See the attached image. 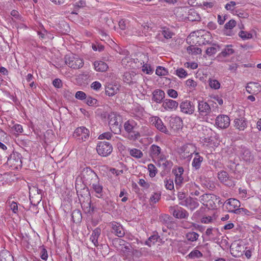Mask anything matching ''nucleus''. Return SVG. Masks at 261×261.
Wrapping results in <instances>:
<instances>
[{
	"label": "nucleus",
	"mask_w": 261,
	"mask_h": 261,
	"mask_svg": "<svg viewBox=\"0 0 261 261\" xmlns=\"http://www.w3.org/2000/svg\"><path fill=\"white\" fill-rule=\"evenodd\" d=\"M219 46L215 44H213V46L207 47L206 49L205 53L207 56H211L219 51Z\"/></svg>",
	"instance_id": "obj_36"
},
{
	"label": "nucleus",
	"mask_w": 261,
	"mask_h": 261,
	"mask_svg": "<svg viewBox=\"0 0 261 261\" xmlns=\"http://www.w3.org/2000/svg\"><path fill=\"white\" fill-rule=\"evenodd\" d=\"M159 219L163 223L166 224L169 220V216L168 215L164 214L161 215Z\"/></svg>",
	"instance_id": "obj_62"
},
{
	"label": "nucleus",
	"mask_w": 261,
	"mask_h": 261,
	"mask_svg": "<svg viewBox=\"0 0 261 261\" xmlns=\"http://www.w3.org/2000/svg\"><path fill=\"white\" fill-rule=\"evenodd\" d=\"M182 119L179 116H174L170 118L169 124L171 128L175 130L178 129L182 124Z\"/></svg>",
	"instance_id": "obj_21"
},
{
	"label": "nucleus",
	"mask_w": 261,
	"mask_h": 261,
	"mask_svg": "<svg viewBox=\"0 0 261 261\" xmlns=\"http://www.w3.org/2000/svg\"><path fill=\"white\" fill-rule=\"evenodd\" d=\"M167 93L169 96L173 98H176L178 96L177 92L172 89H168L167 91Z\"/></svg>",
	"instance_id": "obj_57"
},
{
	"label": "nucleus",
	"mask_w": 261,
	"mask_h": 261,
	"mask_svg": "<svg viewBox=\"0 0 261 261\" xmlns=\"http://www.w3.org/2000/svg\"><path fill=\"white\" fill-rule=\"evenodd\" d=\"M117 241L119 242L120 245H122L121 249L123 252H128L130 251V244L129 243H127L125 244H123V243H124V241L123 240H121V239H118Z\"/></svg>",
	"instance_id": "obj_45"
},
{
	"label": "nucleus",
	"mask_w": 261,
	"mask_h": 261,
	"mask_svg": "<svg viewBox=\"0 0 261 261\" xmlns=\"http://www.w3.org/2000/svg\"><path fill=\"white\" fill-rule=\"evenodd\" d=\"M258 84L254 82L249 83L246 87V91L250 94H254L257 91L255 90L254 88H257V85Z\"/></svg>",
	"instance_id": "obj_40"
},
{
	"label": "nucleus",
	"mask_w": 261,
	"mask_h": 261,
	"mask_svg": "<svg viewBox=\"0 0 261 261\" xmlns=\"http://www.w3.org/2000/svg\"><path fill=\"white\" fill-rule=\"evenodd\" d=\"M244 246L237 242L232 244L230 247V251L232 255L236 257H239L243 255L244 252Z\"/></svg>",
	"instance_id": "obj_14"
},
{
	"label": "nucleus",
	"mask_w": 261,
	"mask_h": 261,
	"mask_svg": "<svg viewBox=\"0 0 261 261\" xmlns=\"http://www.w3.org/2000/svg\"><path fill=\"white\" fill-rule=\"evenodd\" d=\"M165 93L161 89H156L152 93V100L156 103H161L165 98Z\"/></svg>",
	"instance_id": "obj_23"
},
{
	"label": "nucleus",
	"mask_w": 261,
	"mask_h": 261,
	"mask_svg": "<svg viewBox=\"0 0 261 261\" xmlns=\"http://www.w3.org/2000/svg\"><path fill=\"white\" fill-rule=\"evenodd\" d=\"M178 103L172 99H166L163 101L162 107L166 111H173L177 109Z\"/></svg>",
	"instance_id": "obj_17"
},
{
	"label": "nucleus",
	"mask_w": 261,
	"mask_h": 261,
	"mask_svg": "<svg viewBox=\"0 0 261 261\" xmlns=\"http://www.w3.org/2000/svg\"><path fill=\"white\" fill-rule=\"evenodd\" d=\"M136 125V123L133 120H128L124 124V128L128 133H132Z\"/></svg>",
	"instance_id": "obj_32"
},
{
	"label": "nucleus",
	"mask_w": 261,
	"mask_h": 261,
	"mask_svg": "<svg viewBox=\"0 0 261 261\" xmlns=\"http://www.w3.org/2000/svg\"><path fill=\"white\" fill-rule=\"evenodd\" d=\"M75 97L77 99L83 100L86 98V94L85 92L79 91L75 93Z\"/></svg>",
	"instance_id": "obj_59"
},
{
	"label": "nucleus",
	"mask_w": 261,
	"mask_h": 261,
	"mask_svg": "<svg viewBox=\"0 0 261 261\" xmlns=\"http://www.w3.org/2000/svg\"><path fill=\"white\" fill-rule=\"evenodd\" d=\"M129 154L136 159H140L143 156V152L138 149L133 148L129 150Z\"/></svg>",
	"instance_id": "obj_39"
},
{
	"label": "nucleus",
	"mask_w": 261,
	"mask_h": 261,
	"mask_svg": "<svg viewBox=\"0 0 261 261\" xmlns=\"http://www.w3.org/2000/svg\"><path fill=\"white\" fill-rule=\"evenodd\" d=\"M155 73L159 76H164L168 75V72L165 68L158 66L156 69Z\"/></svg>",
	"instance_id": "obj_46"
},
{
	"label": "nucleus",
	"mask_w": 261,
	"mask_h": 261,
	"mask_svg": "<svg viewBox=\"0 0 261 261\" xmlns=\"http://www.w3.org/2000/svg\"><path fill=\"white\" fill-rule=\"evenodd\" d=\"M7 164L13 169H18L21 167L22 162L20 154L18 153H13L8 158Z\"/></svg>",
	"instance_id": "obj_7"
},
{
	"label": "nucleus",
	"mask_w": 261,
	"mask_h": 261,
	"mask_svg": "<svg viewBox=\"0 0 261 261\" xmlns=\"http://www.w3.org/2000/svg\"><path fill=\"white\" fill-rule=\"evenodd\" d=\"M148 170L149 172V176L151 177H154L157 173L158 170L155 166L152 164L148 165Z\"/></svg>",
	"instance_id": "obj_44"
},
{
	"label": "nucleus",
	"mask_w": 261,
	"mask_h": 261,
	"mask_svg": "<svg viewBox=\"0 0 261 261\" xmlns=\"http://www.w3.org/2000/svg\"><path fill=\"white\" fill-rule=\"evenodd\" d=\"M73 136L79 140L85 141L89 137V131L86 127L81 126L75 130Z\"/></svg>",
	"instance_id": "obj_12"
},
{
	"label": "nucleus",
	"mask_w": 261,
	"mask_h": 261,
	"mask_svg": "<svg viewBox=\"0 0 261 261\" xmlns=\"http://www.w3.org/2000/svg\"><path fill=\"white\" fill-rule=\"evenodd\" d=\"M7 202L9 203L10 208L12 211V212L15 214H17L18 212L17 203L14 201L11 202L9 200H8Z\"/></svg>",
	"instance_id": "obj_51"
},
{
	"label": "nucleus",
	"mask_w": 261,
	"mask_h": 261,
	"mask_svg": "<svg viewBox=\"0 0 261 261\" xmlns=\"http://www.w3.org/2000/svg\"><path fill=\"white\" fill-rule=\"evenodd\" d=\"M113 136L112 134L110 132H106L101 135H100L98 137V139L100 140H103L106 139L107 140L110 139Z\"/></svg>",
	"instance_id": "obj_56"
},
{
	"label": "nucleus",
	"mask_w": 261,
	"mask_h": 261,
	"mask_svg": "<svg viewBox=\"0 0 261 261\" xmlns=\"http://www.w3.org/2000/svg\"><path fill=\"white\" fill-rule=\"evenodd\" d=\"M155 126L156 128L159 130L160 132L164 133L165 134H168V130L166 126L164 125V123L162 120L158 118L157 119H155V121L154 122Z\"/></svg>",
	"instance_id": "obj_27"
},
{
	"label": "nucleus",
	"mask_w": 261,
	"mask_h": 261,
	"mask_svg": "<svg viewBox=\"0 0 261 261\" xmlns=\"http://www.w3.org/2000/svg\"><path fill=\"white\" fill-rule=\"evenodd\" d=\"M209 85L211 88L214 89H218L220 87V83L216 80L210 79Z\"/></svg>",
	"instance_id": "obj_47"
},
{
	"label": "nucleus",
	"mask_w": 261,
	"mask_h": 261,
	"mask_svg": "<svg viewBox=\"0 0 261 261\" xmlns=\"http://www.w3.org/2000/svg\"><path fill=\"white\" fill-rule=\"evenodd\" d=\"M135 74L134 72L132 73L130 72H125L123 75V80L124 82L130 85L135 83Z\"/></svg>",
	"instance_id": "obj_29"
},
{
	"label": "nucleus",
	"mask_w": 261,
	"mask_h": 261,
	"mask_svg": "<svg viewBox=\"0 0 261 261\" xmlns=\"http://www.w3.org/2000/svg\"><path fill=\"white\" fill-rule=\"evenodd\" d=\"M224 205L229 212L240 214L241 210H239L240 202L235 198H230L224 202Z\"/></svg>",
	"instance_id": "obj_6"
},
{
	"label": "nucleus",
	"mask_w": 261,
	"mask_h": 261,
	"mask_svg": "<svg viewBox=\"0 0 261 261\" xmlns=\"http://www.w3.org/2000/svg\"><path fill=\"white\" fill-rule=\"evenodd\" d=\"M239 36L243 40H245L251 38L252 35L247 32L241 31L239 33Z\"/></svg>",
	"instance_id": "obj_54"
},
{
	"label": "nucleus",
	"mask_w": 261,
	"mask_h": 261,
	"mask_svg": "<svg viewBox=\"0 0 261 261\" xmlns=\"http://www.w3.org/2000/svg\"><path fill=\"white\" fill-rule=\"evenodd\" d=\"M30 200L32 204L37 205L42 200V194L30 195Z\"/></svg>",
	"instance_id": "obj_34"
},
{
	"label": "nucleus",
	"mask_w": 261,
	"mask_h": 261,
	"mask_svg": "<svg viewBox=\"0 0 261 261\" xmlns=\"http://www.w3.org/2000/svg\"><path fill=\"white\" fill-rule=\"evenodd\" d=\"M160 198L161 194L160 193H155L151 196L150 200L152 202L155 203L160 200Z\"/></svg>",
	"instance_id": "obj_58"
},
{
	"label": "nucleus",
	"mask_w": 261,
	"mask_h": 261,
	"mask_svg": "<svg viewBox=\"0 0 261 261\" xmlns=\"http://www.w3.org/2000/svg\"><path fill=\"white\" fill-rule=\"evenodd\" d=\"M143 65L142 66V71L148 74H151L153 73V69L149 64H145L143 61Z\"/></svg>",
	"instance_id": "obj_43"
},
{
	"label": "nucleus",
	"mask_w": 261,
	"mask_h": 261,
	"mask_svg": "<svg viewBox=\"0 0 261 261\" xmlns=\"http://www.w3.org/2000/svg\"><path fill=\"white\" fill-rule=\"evenodd\" d=\"M165 187L167 189L172 190L174 189L173 181L171 179H166L165 180Z\"/></svg>",
	"instance_id": "obj_55"
},
{
	"label": "nucleus",
	"mask_w": 261,
	"mask_h": 261,
	"mask_svg": "<svg viewBox=\"0 0 261 261\" xmlns=\"http://www.w3.org/2000/svg\"><path fill=\"white\" fill-rule=\"evenodd\" d=\"M228 174L226 172L222 171L218 173V178L222 182H225L228 179Z\"/></svg>",
	"instance_id": "obj_49"
},
{
	"label": "nucleus",
	"mask_w": 261,
	"mask_h": 261,
	"mask_svg": "<svg viewBox=\"0 0 261 261\" xmlns=\"http://www.w3.org/2000/svg\"><path fill=\"white\" fill-rule=\"evenodd\" d=\"M0 261H14L13 257L9 251L3 250L0 252Z\"/></svg>",
	"instance_id": "obj_30"
},
{
	"label": "nucleus",
	"mask_w": 261,
	"mask_h": 261,
	"mask_svg": "<svg viewBox=\"0 0 261 261\" xmlns=\"http://www.w3.org/2000/svg\"><path fill=\"white\" fill-rule=\"evenodd\" d=\"M187 51L189 54L197 55L200 54L202 52L201 48L199 47H195L193 45L189 46L187 47Z\"/></svg>",
	"instance_id": "obj_41"
},
{
	"label": "nucleus",
	"mask_w": 261,
	"mask_h": 261,
	"mask_svg": "<svg viewBox=\"0 0 261 261\" xmlns=\"http://www.w3.org/2000/svg\"><path fill=\"white\" fill-rule=\"evenodd\" d=\"M109 124L112 129H113L115 134L121 132L122 118L117 113L112 112L108 115Z\"/></svg>",
	"instance_id": "obj_1"
},
{
	"label": "nucleus",
	"mask_w": 261,
	"mask_h": 261,
	"mask_svg": "<svg viewBox=\"0 0 261 261\" xmlns=\"http://www.w3.org/2000/svg\"><path fill=\"white\" fill-rule=\"evenodd\" d=\"M203 160V158L199 155L198 152L195 153V156L192 163V167L196 170L199 169L200 168Z\"/></svg>",
	"instance_id": "obj_25"
},
{
	"label": "nucleus",
	"mask_w": 261,
	"mask_h": 261,
	"mask_svg": "<svg viewBox=\"0 0 261 261\" xmlns=\"http://www.w3.org/2000/svg\"><path fill=\"white\" fill-rule=\"evenodd\" d=\"M231 45L226 46L225 48L218 55V57H227L234 53V49L232 48Z\"/></svg>",
	"instance_id": "obj_26"
},
{
	"label": "nucleus",
	"mask_w": 261,
	"mask_h": 261,
	"mask_svg": "<svg viewBox=\"0 0 261 261\" xmlns=\"http://www.w3.org/2000/svg\"><path fill=\"white\" fill-rule=\"evenodd\" d=\"M112 229V232L118 237L124 236L125 232L122 226L117 222H112L110 223Z\"/></svg>",
	"instance_id": "obj_20"
},
{
	"label": "nucleus",
	"mask_w": 261,
	"mask_h": 261,
	"mask_svg": "<svg viewBox=\"0 0 261 261\" xmlns=\"http://www.w3.org/2000/svg\"><path fill=\"white\" fill-rule=\"evenodd\" d=\"M188 18L190 21H198L200 19V15L196 12V11L190 10L189 12Z\"/></svg>",
	"instance_id": "obj_37"
},
{
	"label": "nucleus",
	"mask_w": 261,
	"mask_h": 261,
	"mask_svg": "<svg viewBox=\"0 0 261 261\" xmlns=\"http://www.w3.org/2000/svg\"><path fill=\"white\" fill-rule=\"evenodd\" d=\"M101 233V229L99 228H96L93 230L92 234L90 237V240L93 243L95 246L98 245V239Z\"/></svg>",
	"instance_id": "obj_28"
},
{
	"label": "nucleus",
	"mask_w": 261,
	"mask_h": 261,
	"mask_svg": "<svg viewBox=\"0 0 261 261\" xmlns=\"http://www.w3.org/2000/svg\"><path fill=\"white\" fill-rule=\"evenodd\" d=\"M188 256L191 258H200L202 256V254L199 250H194L188 255Z\"/></svg>",
	"instance_id": "obj_48"
},
{
	"label": "nucleus",
	"mask_w": 261,
	"mask_h": 261,
	"mask_svg": "<svg viewBox=\"0 0 261 261\" xmlns=\"http://www.w3.org/2000/svg\"><path fill=\"white\" fill-rule=\"evenodd\" d=\"M173 35L174 33L169 29L165 28L160 32L158 36L163 35L165 39H169L171 38Z\"/></svg>",
	"instance_id": "obj_33"
},
{
	"label": "nucleus",
	"mask_w": 261,
	"mask_h": 261,
	"mask_svg": "<svg viewBox=\"0 0 261 261\" xmlns=\"http://www.w3.org/2000/svg\"><path fill=\"white\" fill-rule=\"evenodd\" d=\"M118 90L116 86L110 84L106 88V94L109 96H113L117 93Z\"/></svg>",
	"instance_id": "obj_35"
},
{
	"label": "nucleus",
	"mask_w": 261,
	"mask_h": 261,
	"mask_svg": "<svg viewBox=\"0 0 261 261\" xmlns=\"http://www.w3.org/2000/svg\"><path fill=\"white\" fill-rule=\"evenodd\" d=\"M184 168L182 167H179L176 169H173L172 170V173L175 176L174 180L176 188L180 187L184 182Z\"/></svg>",
	"instance_id": "obj_9"
},
{
	"label": "nucleus",
	"mask_w": 261,
	"mask_h": 261,
	"mask_svg": "<svg viewBox=\"0 0 261 261\" xmlns=\"http://www.w3.org/2000/svg\"><path fill=\"white\" fill-rule=\"evenodd\" d=\"M195 147L192 144H186L178 148V153L180 158L186 159L190 157L195 152Z\"/></svg>",
	"instance_id": "obj_5"
},
{
	"label": "nucleus",
	"mask_w": 261,
	"mask_h": 261,
	"mask_svg": "<svg viewBox=\"0 0 261 261\" xmlns=\"http://www.w3.org/2000/svg\"><path fill=\"white\" fill-rule=\"evenodd\" d=\"M198 110L199 114L203 116L208 115L211 112L210 105L203 100L198 101Z\"/></svg>",
	"instance_id": "obj_16"
},
{
	"label": "nucleus",
	"mask_w": 261,
	"mask_h": 261,
	"mask_svg": "<svg viewBox=\"0 0 261 261\" xmlns=\"http://www.w3.org/2000/svg\"><path fill=\"white\" fill-rule=\"evenodd\" d=\"M158 166L162 167L164 170L170 169L172 165V162L168 160L165 154L162 155L157 160Z\"/></svg>",
	"instance_id": "obj_19"
},
{
	"label": "nucleus",
	"mask_w": 261,
	"mask_h": 261,
	"mask_svg": "<svg viewBox=\"0 0 261 261\" xmlns=\"http://www.w3.org/2000/svg\"><path fill=\"white\" fill-rule=\"evenodd\" d=\"M99 182V180H98L96 182L92 183L90 186L95 192L96 196L100 198H102L103 196V187Z\"/></svg>",
	"instance_id": "obj_22"
},
{
	"label": "nucleus",
	"mask_w": 261,
	"mask_h": 261,
	"mask_svg": "<svg viewBox=\"0 0 261 261\" xmlns=\"http://www.w3.org/2000/svg\"><path fill=\"white\" fill-rule=\"evenodd\" d=\"M149 156L153 159H158L162 155L164 154L162 151L161 147L156 145L153 144L150 148L149 150Z\"/></svg>",
	"instance_id": "obj_18"
},
{
	"label": "nucleus",
	"mask_w": 261,
	"mask_h": 261,
	"mask_svg": "<svg viewBox=\"0 0 261 261\" xmlns=\"http://www.w3.org/2000/svg\"><path fill=\"white\" fill-rule=\"evenodd\" d=\"M42 191L39 189L38 187L36 186H32L29 189V194L30 195H36V194H42Z\"/></svg>",
	"instance_id": "obj_50"
},
{
	"label": "nucleus",
	"mask_w": 261,
	"mask_h": 261,
	"mask_svg": "<svg viewBox=\"0 0 261 261\" xmlns=\"http://www.w3.org/2000/svg\"><path fill=\"white\" fill-rule=\"evenodd\" d=\"M240 155L241 158L247 163H251L254 161V155L251 150L244 146H241Z\"/></svg>",
	"instance_id": "obj_10"
},
{
	"label": "nucleus",
	"mask_w": 261,
	"mask_h": 261,
	"mask_svg": "<svg viewBox=\"0 0 261 261\" xmlns=\"http://www.w3.org/2000/svg\"><path fill=\"white\" fill-rule=\"evenodd\" d=\"M216 124L221 128H226L230 124V119L226 115H219L216 118Z\"/></svg>",
	"instance_id": "obj_15"
},
{
	"label": "nucleus",
	"mask_w": 261,
	"mask_h": 261,
	"mask_svg": "<svg viewBox=\"0 0 261 261\" xmlns=\"http://www.w3.org/2000/svg\"><path fill=\"white\" fill-rule=\"evenodd\" d=\"M173 216L177 219H187L189 217V213L185 209L177 205L171 206L170 208Z\"/></svg>",
	"instance_id": "obj_8"
},
{
	"label": "nucleus",
	"mask_w": 261,
	"mask_h": 261,
	"mask_svg": "<svg viewBox=\"0 0 261 261\" xmlns=\"http://www.w3.org/2000/svg\"><path fill=\"white\" fill-rule=\"evenodd\" d=\"M94 66L95 69L99 72H105L108 68V65L105 62L101 61H95Z\"/></svg>",
	"instance_id": "obj_24"
},
{
	"label": "nucleus",
	"mask_w": 261,
	"mask_h": 261,
	"mask_svg": "<svg viewBox=\"0 0 261 261\" xmlns=\"http://www.w3.org/2000/svg\"><path fill=\"white\" fill-rule=\"evenodd\" d=\"M179 204L189 208L191 211H193L198 207L199 203L196 199H194L191 197H188L184 201H180Z\"/></svg>",
	"instance_id": "obj_13"
},
{
	"label": "nucleus",
	"mask_w": 261,
	"mask_h": 261,
	"mask_svg": "<svg viewBox=\"0 0 261 261\" xmlns=\"http://www.w3.org/2000/svg\"><path fill=\"white\" fill-rule=\"evenodd\" d=\"M96 150L100 155L107 156L112 152L113 147L110 143L107 141H100L97 145Z\"/></svg>",
	"instance_id": "obj_4"
},
{
	"label": "nucleus",
	"mask_w": 261,
	"mask_h": 261,
	"mask_svg": "<svg viewBox=\"0 0 261 261\" xmlns=\"http://www.w3.org/2000/svg\"><path fill=\"white\" fill-rule=\"evenodd\" d=\"M65 62L69 67L73 69H79L83 66V59L80 58L77 55L69 54L65 56Z\"/></svg>",
	"instance_id": "obj_2"
},
{
	"label": "nucleus",
	"mask_w": 261,
	"mask_h": 261,
	"mask_svg": "<svg viewBox=\"0 0 261 261\" xmlns=\"http://www.w3.org/2000/svg\"><path fill=\"white\" fill-rule=\"evenodd\" d=\"M180 111L185 114L191 115L195 111V106L193 103L189 100L182 101L179 105Z\"/></svg>",
	"instance_id": "obj_11"
},
{
	"label": "nucleus",
	"mask_w": 261,
	"mask_h": 261,
	"mask_svg": "<svg viewBox=\"0 0 261 261\" xmlns=\"http://www.w3.org/2000/svg\"><path fill=\"white\" fill-rule=\"evenodd\" d=\"M186 237L188 241L194 242L198 239L199 234L195 232L192 231L187 233Z\"/></svg>",
	"instance_id": "obj_42"
},
{
	"label": "nucleus",
	"mask_w": 261,
	"mask_h": 261,
	"mask_svg": "<svg viewBox=\"0 0 261 261\" xmlns=\"http://www.w3.org/2000/svg\"><path fill=\"white\" fill-rule=\"evenodd\" d=\"M72 218L74 222L79 223L82 219V214L78 210H74L71 214Z\"/></svg>",
	"instance_id": "obj_38"
},
{
	"label": "nucleus",
	"mask_w": 261,
	"mask_h": 261,
	"mask_svg": "<svg viewBox=\"0 0 261 261\" xmlns=\"http://www.w3.org/2000/svg\"><path fill=\"white\" fill-rule=\"evenodd\" d=\"M40 257L43 260H46L48 258V254H47V250L44 248H42L41 250Z\"/></svg>",
	"instance_id": "obj_61"
},
{
	"label": "nucleus",
	"mask_w": 261,
	"mask_h": 261,
	"mask_svg": "<svg viewBox=\"0 0 261 261\" xmlns=\"http://www.w3.org/2000/svg\"><path fill=\"white\" fill-rule=\"evenodd\" d=\"M81 175L83 181L89 186L99 180L97 174L89 167L84 168Z\"/></svg>",
	"instance_id": "obj_3"
},
{
	"label": "nucleus",
	"mask_w": 261,
	"mask_h": 261,
	"mask_svg": "<svg viewBox=\"0 0 261 261\" xmlns=\"http://www.w3.org/2000/svg\"><path fill=\"white\" fill-rule=\"evenodd\" d=\"M101 87V84L97 81L93 82L91 85V88L94 90L98 91Z\"/></svg>",
	"instance_id": "obj_60"
},
{
	"label": "nucleus",
	"mask_w": 261,
	"mask_h": 261,
	"mask_svg": "<svg viewBox=\"0 0 261 261\" xmlns=\"http://www.w3.org/2000/svg\"><path fill=\"white\" fill-rule=\"evenodd\" d=\"M176 74L180 78H184L187 75L186 70L182 68H178L176 71Z\"/></svg>",
	"instance_id": "obj_52"
},
{
	"label": "nucleus",
	"mask_w": 261,
	"mask_h": 261,
	"mask_svg": "<svg viewBox=\"0 0 261 261\" xmlns=\"http://www.w3.org/2000/svg\"><path fill=\"white\" fill-rule=\"evenodd\" d=\"M236 21L233 19L230 20L228 22H227L225 25L224 28L226 29H232L236 25Z\"/></svg>",
	"instance_id": "obj_53"
},
{
	"label": "nucleus",
	"mask_w": 261,
	"mask_h": 261,
	"mask_svg": "<svg viewBox=\"0 0 261 261\" xmlns=\"http://www.w3.org/2000/svg\"><path fill=\"white\" fill-rule=\"evenodd\" d=\"M186 84L190 88H194L197 86L196 82L192 79L187 80Z\"/></svg>",
	"instance_id": "obj_63"
},
{
	"label": "nucleus",
	"mask_w": 261,
	"mask_h": 261,
	"mask_svg": "<svg viewBox=\"0 0 261 261\" xmlns=\"http://www.w3.org/2000/svg\"><path fill=\"white\" fill-rule=\"evenodd\" d=\"M53 84L57 88H60L62 86V81L59 79H55L53 82Z\"/></svg>",
	"instance_id": "obj_64"
},
{
	"label": "nucleus",
	"mask_w": 261,
	"mask_h": 261,
	"mask_svg": "<svg viewBox=\"0 0 261 261\" xmlns=\"http://www.w3.org/2000/svg\"><path fill=\"white\" fill-rule=\"evenodd\" d=\"M234 123V126L240 130H244L246 126V122L244 118L236 119Z\"/></svg>",
	"instance_id": "obj_31"
}]
</instances>
